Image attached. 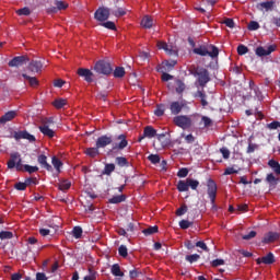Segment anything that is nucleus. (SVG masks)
Segmentation results:
<instances>
[{
	"instance_id": "nucleus-32",
	"label": "nucleus",
	"mask_w": 280,
	"mask_h": 280,
	"mask_svg": "<svg viewBox=\"0 0 280 280\" xmlns=\"http://www.w3.org/2000/svg\"><path fill=\"white\" fill-rule=\"evenodd\" d=\"M186 183L188 185V189H189V187H190V189H198V186L200 185V183L198 180L192 179V178H187Z\"/></svg>"
},
{
	"instance_id": "nucleus-62",
	"label": "nucleus",
	"mask_w": 280,
	"mask_h": 280,
	"mask_svg": "<svg viewBox=\"0 0 280 280\" xmlns=\"http://www.w3.org/2000/svg\"><path fill=\"white\" fill-rule=\"evenodd\" d=\"M220 152H221L223 159H229V156H231V151H229V149H226V148L220 149Z\"/></svg>"
},
{
	"instance_id": "nucleus-26",
	"label": "nucleus",
	"mask_w": 280,
	"mask_h": 280,
	"mask_svg": "<svg viewBox=\"0 0 280 280\" xmlns=\"http://www.w3.org/2000/svg\"><path fill=\"white\" fill-rule=\"evenodd\" d=\"M110 271H112V275H114V277H124L121 268L119 267L118 264L113 265Z\"/></svg>"
},
{
	"instance_id": "nucleus-61",
	"label": "nucleus",
	"mask_w": 280,
	"mask_h": 280,
	"mask_svg": "<svg viewBox=\"0 0 280 280\" xmlns=\"http://www.w3.org/2000/svg\"><path fill=\"white\" fill-rule=\"evenodd\" d=\"M187 174H189V171L187 168H182L178 171L177 176L179 178H185L187 176Z\"/></svg>"
},
{
	"instance_id": "nucleus-22",
	"label": "nucleus",
	"mask_w": 280,
	"mask_h": 280,
	"mask_svg": "<svg viewBox=\"0 0 280 280\" xmlns=\"http://www.w3.org/2000/svg\"><path fill=\"white\" fill-rule=\"evenodd\" d=\"M271 51H275V47L273 46H269L267 48L258 47L256 49V55L257 56H270Z\"/></svg>"
},
{
	"instance_id": "nucleus-48",
	"label": "nucleus",
	"mask_w": 280,
	"mask_h": 280,
	"mask_svg": "<svg viewBox=\"0 0 280 280\" xmlns=\"http://www.w3.org/2000/svg\"><path fill=\"white\" fill-rule=\"evenodd\" d=\"M175 86L176 93H183V91H185V83H183L182 81H176Z\"/></svg>"
},
{
	"instance_id": "nucleus-29",
	"label": "nucleus",
	"mask_w": 280,
	"mask_h": 280,
	"mask_svg": "<svg viewBox=\"0 0 280 280\" xmlns=\"http://www.w3.org/2000/svg\"><path fill=\"white\" fill-rule=\"evenodd\" d=\"M126 197L124 195H118L109 199L110 205H119V202H124Z\"/></svg>"
},
{
	"instance_id": "nucleus-57",
	"label": "nucleus",
	"mask_w": 280,
	"mask_h": 280,
	"mask_svg": "<svg viewBox=\"0 0 280 280\" xmlns=\"http://www.w3.org/2000/svg\"><path fill=\"white\" fill-rule=\"evenodd\" d=\"M0 238L12 240V232H0Z\"/></svg>"
},
{
	"instance_id": "nucleus-56",
	"label": "nucleus",
	"mask_w": 280,
	"mask_h": 280,
	"mask_svg": "<svg viewBox=\"0 0 280 280\" xmlns=\"http://www.w3.org/2000/svg\"><path fill=\"white\" fill-rule=\"evenodd\" d=\"M201 124H203L205 128H209V126H211V118L203 116L201 118Z\"/></svg>"
},
{
	"instance_id": "nucleus-38",
	"label": "nucleus",
	"mask_w": 280,
	"mask_h": 280,
	"mask_svg": "<svg viewBox=\"0 0 280 280\" xmlns=\"http://www.w3.org/2000/svg\"><path fill=\"white\" fill-rule=\"evenodd\" d=\"M70 187H71V182H69L67 179L60 182V184H59V189L61 191H67V189H69Z\"/></svg>"
},
{
	"instance_id": "nucleus-6",
	"label": "nucleus",
	"mask_w": 280,
	"mask_h": 280,
	"mask_svg": "<svg viewBox=\"0 0 280 280\" xmlns=\"http://www.w3.org/2000/svg\"><path fill=\"white\" fill-rule=\"evenodd\" d=\"M94 70L96 71V73H101L103 75H108L113 73V67H110V63L105 61L96 62V65L94 66Z\"/></svg>"
},
{
	"instance_id": "nucleus-7",
	"label": "nucleus",
	"mask_w": 280,
	"mask_h": 280,
	"mask_svg": "<svg viewBox=\"0 0 280 280\" xmlns=\"http://www.w3.org/2000/svg\"><path fill=\"white\" fill-rule=\"evenodd\" d=\"M196 75L198 78V82L200 86H205L207 82H209V72L205 68H198L196 70Z\"/></svg>"
},
{
	"instance_id": "nucleus-31",
	"label": "nucleus",
	"mask_w": 280,
	"mask_h": 280,
	"mask_svg": "<svg viewBox=\"0 0 280 280\" xmlns=\"http://www.w3.org/2000/svg\"><path fill=\"white\" fill-rule=\"evenodd\" d=\"M178 191H189V186L187 185V180H179L177 183Z\"/></svg>"
},
{
	"instance_id": "nucleus-11",
	"label": "nucleus",
	"mask_w": 280,
	"mask_h": 280,
	"mask_svg": "<svg viewBox=\"0 0 280 280\" xmlns=\"http://www.w3.org/2000/svg\"><path fill=\"white\" fill-rule=\"evenodd\" d=\"M78 75L84 78L85 82H93V72L89 69L80 68L78 70Z\"/></svg>"
},
{
	"instance_id": "nucleus-37",
	"label": "nucleus",
	"mask_w": 280,
	"mask_h": 280,
	"mask_svg": "<svg viewBox=\"0 0 280 280\" xmlns=\"http://www.w3.org/2000/svg\"><path fill=\"white\" fill-rule=\"evenodd\" d=\"M51 163H52L55 170H57L58 174H60V167H62V162H60V160H58V158L54 156L51 160Z\"/></svg>"
},
{
	"instance_id": "nucleus-16",
	"label": "nucleus",
	"mask_w": 280,
	"mask_h": 280,
	"mask_svg": "<svg viewBox=\"0 0 280 280\" xmlns=\"http://www.w3.org/2000/svg\"><path fill=\"white\" fill-rule=\"evenodd\" d=\"M277 240H279V233L277 232H269L265 235L262 242L265 244H270L272 242H277Z\"/></svg>"
},
{
	"instance_id": "nucleus-10",
	"label": "nucleus",
	"mask_w": 280,
	"mask_h": 280,
	"mask_svg": "<svg viewBox=\"0 0 280 280\" xmlns=\"http://www.w3.org/2000/svg\"><path fill=\"white\" fill-rule=\"evenodd\" d=\"M218 191V187L213 180L208 182V196L212 203L215 202V194Z\"/></svg>"
},
{
	"instance_id": "nucleus-5",
	"label": "nucleus",
	"mask_w": 280,
	"mask_h": 280,
	"mask_svg": "<svg viewBox=\"0 0 280 280\" xmlns=\"http://www.w3.org/2000/svg\"><path fill=\"white\" fill-rule=\"evenodd\" d=\"M109 16H110V9L106 7H100L94 13V19L96 21H100V23H104V21H108Z\"/></svg>"
},
{
	"instance_id": "nucleus-27",
	"label": "nucleus",
	"mask_w": 280,
	"mask_h": 280,
	"mask_svg": "<svg viewBox=\"0 0 280 280\" xmlns=\"http://www.w3.org/2000/svg\"><path fill=\"white\" fill-rule=\"evenodd\" d=\"M268 165H269V167H271V170H273V172L276 174H280V164H279V162H277L275 160H270L268 162Z\"/></svg>"
},
{
	"instance_id": "nucleus-50",
	"label": "nucleus",
	"mask_w": 280,
	"mask_h": 280,
	"mask_svg": "<svg viewBox=\"0 0 280 280\" xmlns=\"http://www.w3.org/2000/svg\"><path fill=\"white\" fill-rule=\"evenodd\" d=\"M116 163L120 167H126V165H128V160H126V158H116Z\"/></svg>"
},
{
	"instance_id": "nucleus-41",
	"label": "nucleus",
	"mask_w": 280,
	"mask_h": 280,
	"mask_svg": "<svg viewBox=\"0 0 280 280\" xmlns=\"http://www.w3.org/2000/svg\"><path fill=\"white\" fill-rule=\"evenodd\" d=\"M72 235L75 237V240H80V237H82V228L74 226L72 230Z\"/></svg>"
},
{
	"instance_id": "nucleus-46",
	"label": "nucleus",
	"mask_w": 280,
	"mask_h": 280,
	"mask_svg": "<svg viewBox=\"0 0 280 280\" xmlns=\"http://www.w3.org/2000/svg\"><path fill=\"white\" fill-rule=\"evenodd\" d=\"M149 161L153 163V165H156V163H161V158L159 154H151L148 156Z\"/></svg>"
},
{
	"instance_id": "nucleus-45",
	"label": "nucleus",
	"mask_w": 280,
	"mask_h": 280,
	"mask_svg": "<svg viewBox=\"0 0 280 280\" xmlns=\"http://www.w3.org/2000/svg\"><path fill=\"white\" fill-rule=\"evenodd\" d=\"M198 259H200V255H198V254H192V255L186 256V261H189V264H194V262L198 261Z\"/></svg>"
},
{
	"instance_id": "nucleus-4",
	"label": "nucleus",
	"mask_w": 280,
	"mask_h": 280,
	"mask_svg": "<svg viewBox=\"0 0 280 280\" xmlns=\"http://www.w3.org/2000/svg\"><path fill=\"white\" fill-rule=\"evenodd\" d=\"M158 49H163L167 56H178V47L174 44H167L165 42H158Z\"/></svg>"
},
{
	"instance_id": "nucleus-54",
	"label": "nucleus",
	"mask_w": 280,
	"mask_h": 280,
	"mask_svg": "<svg viewBox=\"0 0 280 280\" xmlns=\"http://www.w3.org/2000/svg\"><path fill=\"white\" fill-rule=\"evenodd\" d=\"M237 51H238L240 56H244L245 54H248V48L244 45H240L237 47Z\"/></svg>"
},
{
	"instance_id": "nucleus-20",
	"label": "nucleus",
	"mask_w": 280,
	"mask_h": 280,
	"mask_svg": "<svg viewBox=\"0 0 280 280\" xmlns=\"http://www.w3.org/2000/svg\"><path fill=\"white\" fill-rule=\"evenodd\" d=\"M37 161L39 163V165H42V167H44V170H47V172H51L54 168L51 167V165L49 163H47V158L45 155H39L37 158Z\"/></svg>"
},
{
	"instance_id": "nucleus-9",
	"label": "nucleus",
	"mask_w": 280,
	"mask_h": 280,
	"mask_svg": "<svg viewBox=\"0 0 280 280\" xmlns=\"http://www.w3.org/2000/svg\"><path fill=\"white\" fill-rule=\"evenodd\" d=\"M40 69H43V62L38 60L31 61L28 65V71L31 75H34L35 73H40Z\"/></svg>"
},
{
	"instance_id": "nucleus-53",
	"label": "nucleus",
	"mask_w": 280,
	"mask_h": 280,
	"mask_svg": "<svg viewBox=\"0 0 280 280\" xmlns=\"http://www.w3.org/2000/svg\"><path fill=\"white\" fill-rule=\"evenodd\" d=\"M197 97H200V102L202 106H207L209 103L206 100V96L202 92H197Z\"/></svg>"
},
{
	"instance_id": "nucleus-1",
	"label": "nucleus",
	"mask_w": 280,
	"mask_h": 280,
	"mask_svg": "<svg viewBox=\"0 0 280 280\" xmlns=\"http://www.w3.org/2000/svg\"><path fill=\"white\" fill-rule=\"evenodd\" d=\"M194 121H196V116L179 115L173 118V124L183 130L191 128V126H194Z\"/></svg>"
},
{
	"instance_id": "nucleus-15",
	"label": "nucleus",
	"mask_w": 280,
	"mask_h": 280,
	"mask_svg": "<svg viewBox=\"0 0 280 280\" xmlns=\"http://www.w3.org/2000/svg\"><path fill=\"white\" fill-rule=\"evenodd\" d=\"M257 264H266V265H270V264H275V254L273 253H269L266 256H264L262 258H258Z\"/></svg>"
},
{
	"instance_id": "nucleus-40",
	"label": "nucleus",
	"mask_w": 280,
	"mask_h": 280,
	"mask_svg": "<svg viewBox=\"0 0 280 280\" xmlns=\"http://www.w3.org/2000/svg\"><path fill=\"white\" fill-rule=\"evenodd\" d=\"M159 232V226H151L142 231L144 235H154V233Z\"/></svg>"
},
{
	"instance_id": "nucleus-58",
	"label": "nucleus",
	"mask_w": 280,
	"mask_h": 280,
	"mask_svg": "<svg viewBox=\"0 0 280 280\" xmlns=\"http://www.w3.org/2000/svg\"><path fill=\"white\" fill-rule=\"evenodd\" d=\"M102 27H106L107 30H116V26L113 22H104L101 23Z\"/></svg>"
},
{
	"instance_id": "nucleus-28",
	"label": "nucleus",
	"mask_w": 280,
	"mask_h": 280,
	"mask_svg": "<svg viewBox=\"0 0 280 280\" xmlns=\"http://www.w3.org/2000/svg\"><path fill=\"white\" fill-rule=\"evenodd\" d=\"M52 105L55 106V108H65V106H67V100H65V98H57V100H55Z\"/></svg>"
},
{
	"instance_id": "nucleus-8",
	"label": "nucleus",
	"mask_w": 280,
	"mask_h": 280,
	"mask_svg": "<svg viewBox=\"0 0 280 280\" xmlns=\"http://www.w3.org/2000/svg\"><path fill=\"white\" fill-rule=\"evenodd\" d=\"M14 139L16 141H20V139H26L27 141H36V137H34L32 133L27 131H18L13 135Z\"/></svg>"
},
{
	"instance_id": "nucleus-13",
	"label": "nucleus",
	"mask_w": 280,
	"mask_h": 280,
	"mask_svg": "<svg viewBox=\"0 0 280 280\" xmlns=\"http://www.w3.org/2000/svg\"><path fill=\"white\" fill-rule=\"evenodd\" d=\"M27 60L25 56L15 57L9 62V67H23Z\"/></svg>"
},
{
	"instance_id": "nucleus-60",
	"label": "nucleus",
	"mask_w": 280,
	"mask_h": 280,
	"mask_svg": "<svg viewBox=\"0 0 280 280\" xmlns=\"http://www.w3.org/2000/svg\"><path fill=\"white\" fill-rule=\"evenodd\" d=\"M96 276H95V271H93L92 269H89V276H85L83 280H95Z\"/></svg>"
},
{
	"instance_id": "nucleus-25",
	"label": "nucleus",
	"mask_w": 280,
	"mask_h": 280,
	"mask_svg": "<svg viewBox=\"0 0 280 280\" xmlns=\"http://www.w3.org/2000/svg\"><path fill=\"white\" fill-rule=\"evenodd\" d=\"M143 133H144V137H147L148 139H152L153 137H158L155 129L152 128L151 126L145 127Z\"/></svg>"
},
{
	"instance_id": "nucleus-2",
	"label": "nucleus",
	"mask_w": 280,
	"mask_h": 280,
	"mask_svg": "<svg viewBox=\"0 0 280 280\" xmlns=\"http://www.w3.org/2000/svg\"><path fill=\"white\" fill-rule=\"evenodd\" d=\"M194 54H197L198 56H210V58H218L220 51L218 50V47L213 45H209V46H199L195 48Z\"/></svg>"
},
{
	"instance_id": "nucleus-64",
	"label": "nucleus",
	"mask_w": 280,
	"mask_h": 280,
	"mask_svg": "<svg viewBox=\"0 0 280 280\" xmlns=\"http://www.w3.org/2000/svg\"><path fill=\"white\" fill-rule=\"evenodd\" d=\"M187 211V206H182L179 209L176 211V215H185Z\"/></svg>"
},
{
	"instance_id": "nucleus-44",
	"label": "nucleus",
	"mask_w": 280,
	"mask_h": 280,
	"mask_svg": "<svg viewBox=\"0 0 280 280\" xmlns=\"http://www.w3.org/2000/svg\"><path fill=\"white\" fill-rule=\"evenodd\" d=\"M118 139L120 140V143L118 145L119 150H124V148H126L128 145V141L126 140V136L120 135L118 137Z\"/></svg>"
},
{
	"instance_id": "nucleus-3",
	"label": "nucleus",
	"mask_w": 280,
	"mask_h": 280,
	"mask_svg": "<svg viewBox=\"0 0 280 280\" xmlns=\"http://www.w3.org/2000/svg\"><path fill=\"white\" fill-rule=\"evenodd\" d=\"M14 167L18 172H23V160L19 152L11 153L10 160L8 161V168L14 170Z\"/></svg>"
},
{
	"instance_id": "nucleus-35",
	"label": "nucleus",
	"mask_w": 280,
	"mask_h": 280,
	"mask_svg": "<svg viewBox=\"0 0 280 280\" xmlns=\"http://www.w3.org/2000/svg\"><path fill=\"white\" fill-rule=\"evenodd\" d=\"M124 75H126L124 67H118L114 70V78H124Z\"/></svg>"
},
{
	"instance_id": "nucleus-39",
	"label": "nucleus",
	"mask_w": 280,
	"mask_h": 280,
	"mask_svg": "<svg viewBox=\"0 0 280 280\" xmlns=\"http://www.w3.org/2000/svg\"><path fill=\"white\" fill-rule=\"evenodd\" d=\"M115 172V164H106L103 174H106V176H110Z\"/></svg>"
},
{
	"instance_id": "nucleus-52",
	"label": "nucleus",
	"mask_w": 280,
	"mask_h": 280,
	"mask_svg": "<svg viewBox=\"0 0 280 280\" xmlns=\"http://www.w3.org/2000/svg\"><path fill=\"white\" fill-rule=\"evenodd\" d=\"M248 30H250V32H255V31L259 30V23L255 22V21H252L248 24Z\"/></svg>"
},
{
	"instance_id": "nucleus-33",
	"label": "nucleus",
	"mask_w": 280,
	"mask_h": 280,
	"mask_svg": "<svg viewBox=\"0 0 280 280\" xmlns=\"http://www.w3.org/2000/svg\"><path fill=\"white\" fill-rule=\"evenodd\" d=\"M30 183H32V179H26L25 183H18L15 184V189H18V191H24Z\"/></svg>"
},
{
	"instance_id": "nucleus-47",
	"label": "nucleus",
	"mask_w": 280,
	"mask_h": 280,
	"mask_svg": "<svg viewBox=\"0 0 280 280\" xmlns=\"http://www.w3.org/2000/svg\"><path fill=\"white\" fill-rule=\"evenodd\" d=\"M23 170H25V172H28V174H34L35 172H38V166H31V165H23Z\"/></svg>"
},
{
	"instance_id": "nucleus-42",
	"label": "nucleus",
	"mask_w": 280,
	"mask_h": 280,
	"mask_svg": "<svg viewBox=\"0 0 280 280\" xmlns=\"http://www.w3.org/2000/svg\"><path fill=\"white\" fill-rule=\"evenodd\" d=\"M266 180L269 183V185H277L279 183V178L272 174H268Z\"/></svg>"
},
{
	"instance_id": "nucleus-55",
	"label": "nucleus",
	"mask_w": 280,
	"mask_h": 280,
	"mask_svg": "<svg viewBox=\"0 0 280 280\" xmlns=\"http://www.w3.org/2000/svg\"><path fill=\"white\" fill-rule=\"evenodd\" d=\"M182 137H184L186 143H194V141H196V138L194 137V135L185 136V133H183Z\"/></svg>"
},
{
	"instance_id": "nucleus-24",
	"label": "nucleus",
	"mask_w": 280,
	"mask_h": 280,
	"mask_svg": "<svg viewBox=\"0 0 280 280\" xmlns=\"http://www.w3.org/2000/svg\"><path fill=\"white\" fill-rule=\"evenodd\" d=\"M22 78H24V80H27L31 86H38V80L36 79V77H32L31 73H22Z\"/></svg>"
},
{
	"instance_id": "nucleus-23",
	"label": "nucleus",
	"mask_w": 280,
	"mask_h": 280,
	"mask_svg": "<svg viewBox=\"0 0 280 280\" xmlns=\"http://www.w3.org/2000/svg\"><path fill=\"white\" fill-rule=\"evenodd\" d=\"M16 117V112H8L0 118V124H8V121H12Z\"/></svg>"
},
{
	"instance_id": "nucleus-14",
	"label": "nucleus",
	"mask_w": 280,
	"mask_h": 280,
	"mask_svg": "<svg viewBox=\"0 0 280 280\" xmlns=\"http://www.w3.org/2000/svg\"><path fill=\"white\" fill-rule=\"evenodd\" d=\"M156 137H158V141L161 143V148H167V145L170 144V138H167L165 133H160ZM153 145L154 148H158L159 150H161L160 147H156V142H154Z\"/></svg>"
},
{
	"instance_id": "nucleus-43",
	"label": "nucleus",
	"mask_w": 280,
	"mask_h": 280,
	"mask_svg": "<svg viewBox=\"0 0 280 280\" xmlns=\"http://www.w3.org/2000/svg\"><path fill=\"white\" fill-rule=\"evenodd\" d=\"M164 114H165V106L158 105L156 109L154 110V115H156V117H163Z\"/></svg>"
},
{
	"instance_id": "nucleus-21",
	"label": "nucleus",
	"mask_w": 280,
	"mask_h": 280,
	"mask_svg": "<svg viewBox=\"0 0 280 280\" xmlns=\"http://www.w3.org/2000/svg\"><path fill=\"white\" fill-rule=\"evenodd\" d=\"M55 5L56 7L51 8L49 12H58V10H67L69 8V4L67 2L60 0H57L55 2Z\"/></svg>"
},
{
	"instance_id": "nucleus-17",
	"label": "nucleus",
	"mask_w": 280,
	"mask_h": 280,
	"mask_svg": "<svg viewBox=\"0 0 280 280\" xmlns=\"http://www.w3.org/2000/svg\"><path fill=\"white\" fill-rule=\"evenodd\" d=\"M184 106H185V103H183V102H173L171 104L172 115H178V113H180V110H183Z\"/></svg>"
},
{
	"instance_id": "nucleus-34",
	"label": "nucleus",
	"mask_w": 280,
	"mask_h": 280,
	"mask_svg": "<svg viewBox=\"0 0 280 280\" xmlns=\"http://www.w3.org/2000/svg\"><path fill=\"white\" fill-rule=\"evenodd\" d=\"M85 154H88V156L95 158L97 154H100V148H89L86 149Z\"/></svg>"
},
{
	"instance_id": "nucleus-63",
	"label": "nucleus",
	"mask_w": 280,
	"mask_h": 280,
	"mask_svg": "<svg viewBox=\"0 0 280 280\" xmlns=\"http://www.w3.org/2000/svg\"><path fill=\"white\" fill-rule=\"evenodd\" d=\"M179 226H180V229H189V226H191V222H189L187 220H182L179 222Z\"/></svg>"
},
{
	"instance_id": "nucleus-36",
	"label": "nucleus",
	"mask_w": 280,
	"mask_h": 280,
	"mask_svg": "<svg viewBox=\"0 0 280 280\" xmlns=\"http://www.w3.org/2000/svg\"><path fill=\"white\" fill-rule=\"evenodd\" d=\"M16 14H19V16H30L32 14V10H30V8L25 7L23 9L18 10Z\"/></svg>"
},
{
	"instance_id": "nucleus-49",
	"label": "nucleus",
	"mask_w": 280,
	"mask_h": 280,
	"mask_svg": "<svg viewBox=\"0 0 280 280\" xmlns=\"http://www.w3.org/2000/svg\"><path fill=\"white\" fill-rule=\"evenodd\" d=\"M118 252L121 257H128V247L126 245H120Z\"/></svg>"
},
{
	"instance_id": "nucleus-19",
	"label": "nucleus",
	"mask_w": 280,
	"mask_h": 280,
	"mask_svg": "<svg viewBox=\"0 0 280 280\" xmlns=\"http://www.w3.org/2000/svg\"><path fill=\"white\" fill-rule=\"evenodd\" d=\"M39 130H40L42 133L45 135V137H49V139H51L54 137V135H56L54 129L49 128L48 124H44L43 126H40Z\"/></svg>"
},
{
	"instance_id": "nucleus-12",
	"label": "nucleus",
	"mask_w": 280,
	"mask_h": 280,
	"mask_svg": "<svg viewBox=\"0 0 280 280\" xmlns=\"http://www.w3.org/2000/svg\"><path fill=\"white\" fill-rule=\"evenodd\" d=\"M113 143V138L108 136H102L96 141V148H106V145H110Z\"/></svg>"
},
{
	"instance_id": "nucleus-18",
	"label": "nucleus",
	"mask_w": 280,
	"mask_h": 280,
	"mask_svg": "<svg viewBox=\"0 0 280 280\" xmlns=\"http://www.w3.org/2000/svg\"><path fill=\"white\" fill-rule=\"evenodd\" d=\"M152 25H154V20L150 18V15H144L141 21V27L144 30H151Z\"/></svg>"
},
{
	"instance_id": "nucleus-59",
	"label": "nucleus",
	"mask_w": 280,
	"mask_h": 280,
	"mask_svg": "<svg viewBox=\"0 0 280 280\" xmlns=\"http://www.w3.org/2000/svg\"><path fill=\"white\" fill-rule=\"evenodd\" d=\"M267 128H269V130H277V128H280V122L279 121H273L267 125Z\"/></svg>"
},
{
	"instance_id": "nucleus-30",
	"label": "nucleus",
	"mask_w": 280,
	"mask_h": 280,
	"mask_svg": "<svg viewBox=\"0 0 280 280\" xmlns=\"http://www.w3.org/2000/svg\"><path fill=\"white\" fill-rule=\"evenodd\" d=\"M272 5H275V2L272 1H267V2H261L258 4V8L260 10H266V12H268V10H270L272 8Z\"/></svg>"
},
{
	"instance_id": "nucleus-51",
	"label": "nucleus",
	"mask_w": 280,
	"mask_h": 280,
	"mask_svg": "<svg viewBox=\"0 0 280 280\" xmlns=\"http://www.w3.org/2000/svg\"><path fill=\"white\" fill-rule=\"evenodd\" d=\"M196 246H197V248H201L206 253H209V247L207 246V244L205 242L199 241L196 243Z\"/></svg>"
}]
</instances>
